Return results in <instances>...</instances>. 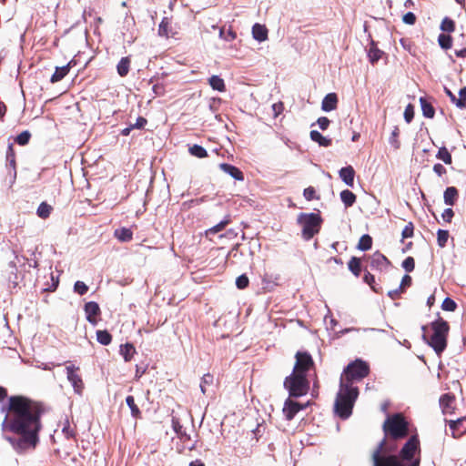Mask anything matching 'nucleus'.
I'll use <instances>...</instances> for the list:
<instances>
[{
    "mask_svg": "<svg viewBox=\"0 0 466 466\" xmlns=\"http://www.w3.org/2000/svg\"><path fill=\"white\" fill-rule=\"evenodd\" d=\"M114 236L121 242H128L133 238V232L127 228H120L115 230Z\"/></svg>",
    "mask_w": 466,
    "mask_h": 466,
    "instance_id": "obj_17",
    "label": "nucleus"
},
{
    "mask_svg": "<svg viewBox=\"0 0 466 466\" xmlns=\"http://www.w3.org/2000/svg\"><path fill=\"white\" fill-rule=\"evenodd\" d=\"M228 222H229L228 219L222 220L221 222H219L216 226H214V227L210 228L209 229H208L206 231V234L207 235L215 234V233H218V232L221 231L228 224Z\"/></svg>",
    "mask_w": 466,
    "mask_h": 466,
    "instance_id": "obj_44",
    "label": "nucleus"
},
{
    "mask_svg": "<svg viewBox=\"0 0 466 466\" xmlns=\"http://www.w3.org/2000/svg\"><path fill=\"white\" fill-rule=\"evenodd\" d=\"M455 55L458 57H466V48H462L455 52Z\"/></svg>",
    "mask_w": 466,
    "mask_h": 466,
    "instance_id": "obj_63",
    "label": "nucleus"
},
{
    "mask_svg": "<svg viewBox=\"0 0 466 466\" xmlns=\"http://www.w3.org/2000/svg\"><path fill=\"white\" fill-rule=\"evenodd\" d=\"M305 406L299 404V402L288 400L285 402L283 413L287 420H290L300 410H303Z\"/></svg>",
    "mask_w": 466,
    "mask_h": 466,
    "instance_id": "obj_10",
    "label": "nucleus"
},
{
    "mask_svg": "<svg viewBox=\"0 0 466 466\" xmlns=\"http://www.w3.org/2000/svg\"><path fill=\"white\" fill-rule=\"evenodd\" d=\"M465 420H462V419H458L456 420H450V430L451 431V435L453 438H459L460 436H461L463 434V432L465 431V429H461V427L462 426L463 422Z\"/></svg>",
    "mask_w": 466,
    "mask_h": 466,
    "instance_id": "obj_18",
    "label": "nucleus"
},
{
    "mask_svg": "<svg viewBox=\"0 0 466 466\" xmlns=\"http://www.w3.org/2000/svg\"><path fill=\"white\" fill-rule=\"evenodd\" d=\"M126 402H127V406L130 408L132 416L136 417V418L138 417L139 414H140V410H139L138 407L135 403L134 397L133 396H127L126 398Z\"/></svg>",
    "mask_w": 466,
    "mask_h": 466,
    "instance_id": "obj_40",
    "label": "nucleus"
},
{
    "mask_svg": "<svg viewBox=\"0 0 466 466\" xmlns=\"http://www.w3.org/2000/svg\"><path fill=\"white\" fill-rule=\"evenodd\" d=\"M382 51L380 50L374 44L371 42L370 46L368 50V57L371 64L376 63L381 57Z\"/></svg>",
    "mask_w": 466,
    "mask_h": 466,
    "instance_id": "obj_26",
    "label": "nucleus"
},
{
    "mask_svg": "<svg viewBox=\"0 0 466 466\" xmlns=\"http://www.w3.org/2000/svg\"><path fill=\"white\" fill-rule=\"evenodd\" d=\"M402 238H410L413 235V225L412 223H408L402 230Z\"/></svg>",
    "mask_w": 466,
    "mask_h": 466,
    "instance_id": "obj_54",
    "label": "nucleus"
},
{
    "mask_svg": "<svg viewBox=\"0 0 466 466\" xmlns=\"http://www.w3.org/2000/svg\"><path fill=\"white\" fill-rule=\"evenodd\" d=\"M321 222L320 216L316 213H301L298 217V223L302 227V236L306 240L319 231Z\"/></svg>",
    "mask_w": 466,
    "mask_h": 466,
    "instance_id": "obj_6",
    "label": "nucleus"
},
{
    "mask_svg": "<svg viewBox=\"0 0 466 466\" xmlns=\"http://www.w3.org/2000/svg\"><path fill=\"white\" fill-rule=\"evenodd\" d=\"M188 151L192 156L198 158H204L208 157L207 150L199 145H193L192 147H189Z\"/></svg>",
    "mask_w": 466,
    "mask_h": 466,
    "instance_id": "obj_32",
    "label": "nucleus"
},
{
    "mask_svg": "<svg viewBox=\"0 0 466 466\" xmlns=\"http://www.w3.org/2000/svg\"><path fill=\"white\" fill-rule=\"evenodd\" d=\"M208 84L214 90H217L219 92H224L226 89L224 80L220 76H216V75L209 77Z\"/></svg>",
    "mask_w": 466,
    "mask_h": 466,
    "instance_id": "obj_23",
    "label": "nucleus"
},
{
    "mask_svg": "<svg viewBox=\"0 0 466 466\" xmlns=\"http://www.w3.org/2000/svg\"><path fill=\"white\" fill-rule=\"evenodd\" d=\"M338 105V96L335 93H329L325 96L321 102V109L325 112L335 110Z\"/></svg>",
    "mask_w": 466,
    "mask_h": 466,
    "instance_id": "obj_12",
    "label": "nucleus"
},
{
    "mask_svg": "<svg viewBox=\"0 0 466 466\" xmlns=\"http://www.w3.org/2000/svg\"><path fill=\"white\" fill-rule=\"evenodd\" d=\"M96 339L100 344H102L104 346H107L112 341V336L110 335V333L107 330H97L96 331Z\"/></svg>",
    "mask_w": 466,
    "mask_h": 466,
    "instance_id": "obj_29",
    "label": "nucleus"
},
{
    "mask_svg": "<svg viewBox=\"0 0 466 466\" xmlns=\"http://www.w3.org/2000/svg\"><path fill=\"white\" fill-rule=\"evenodd\" d=\"M30 137L31 135L28 131H24L16 137L15 141L17 144L24 146L29 142Z\"/></svg>",
    "mask_w": 466,
    "mask_h": 466,
    "instance_id": "obj_46",
    "label": "nucleus"
},
{
    "mask_svg": "<svg viewBox=\"0 0 466 466\" xmlns=\"http://www.w3.org/2000/svg\"><path fill=\"white\" fill-rule=\"evenodd\" d=\"M433 171L439 176L441 177L446 173V168L440 163H437L433 166Z\"/></svg>",
    "mask_w": 466,
    "mask_h": 466,
    "instance_id": "obj_59",
    "label": "nucleus"
},
{
    "mask_svg": "<svg viewBox=\"0 0 466 466\" xmlns=\"http://www.w3.org/2000/svg\"><path fill=\"white\" fill-rule=\"evenodd\" d=\"M152 89L156 96H162L165 92V87L162 84L154 85Z\"/></svg>",
    "mask_w": 466,
    "mask_h": 466,
    "instance_id": "obj_60",
    "label": "nucleus"
},
{
    "mask_svg": "<svg viewBox=\"0 0 466 466\" xmlns=\"http://www.w3.org/2000/svg\"><path fill=\"white\" fill-rule=\"evenodd\" d=\"M71 62L68 63L66 66L56 67L55 73L51 76V82L56 83L60 80H62L69 72Z\"/></svg>",
    "mask_w": 466,
    "mask_h": 466,
    "instance_id": "obj_20",
    "label": "nucleus"
},
{
    "mask_svg": "<svg viewBox=\"0 0 466 466\" xmlns=\"http://www.w3.org/2000/svg\"><path fill=\"white\" fill-rule=\"evenodd\" d=\"M317 123L321 130H326L329 127V120L326 116H320L318 118Z\"/></svg>",
    "mask_w": 466,
    "mask_h": 466,
    "instance_id": "obj_55",
    "label": "nucleus"
},
{
    "mask_svg": "<svg viewBox=\"0 0 466 466\" xmlns=\"http://www.w3.org/2000/svg\"><path fill=\"white\" fill-rule=\"evenodd\" d=\"M400 129L398 127H394L390 137L389 138L390 144L394 147V149H399L400 147V142L399 140Z\"/></svg>",
    "mask_w": 466,
    "mask_h": 466,
    "instance_id": "obj_36",
    "label": "nucleus"
},
{
    "mask_svg": "<svg viewBox=\"0 0 466 466\" xmlns=\"http://www.w3.org/2000/svg\"><path fill=\"white\" fill-rule=\"evenodd\" d=\"M340 179L349 187L354 183L355 171L351 166L342 167L339 172Z\"/></svg>",
    "mask_w": 466,
    "mask_h": 466,
    "instance_id": "obj_13",
    "label": "nucleus"
},
{
    "mask_svg": "<svg viewBox=\"0 0 466 466\" xmlns=\"http://www.w3.org/2000/svg\"><path fill=\"white\" fill-rule=\"evenodd\" d=\"M340 199L344 205L349 208L351 207L356 201V196L351 191L345 189L340 192Z\"/></svg>",
    "mask_w": 466,
    "mask_h": 466,
    "instance_id": "obj_28",
    "label": "nucleus"
},
{
    "mask_svg": "<svg viewBox=\"0 0 466 466\" xmlns=\"http://www.w3.org/2000/svg\"><path fill=\"white\" fill-rule=\"evenodd\" d=\"M172 428L174 431L176 432L177 436L182 440L187 441L189 440L190 437L186 433V431L183 430L182 425L180 424L179 420L176 418H172Z\"/></svg>",
    "mask_w": 466,
    "mask_h": 466,
    "instance_id": "obj_22",
    "label": "nucleus"
},
{
    "mask_svg": "<svg viewBox=\"0 0 466 466\" xmlns=\"http://www.w3.org/2000/svg\"><path fill=\"white\" fill-rule=\"evenodd\" d=\"M402 267L406 271L411 272L415 267V262H414L413 258H411V257L406 258L402 262Z\"/></svg>",
    "mask_w": 466,
    "mask_h": 466,
    "instance_id": "obj_50",
    "label": "nucleus"
},
{
    "mask_svg": "<svg viewBox=\"0 0 466 466\" xmlns=\"http://www.w3.org/2000/svg\"><path fill=\"white\" fill-rule=\"evenodd\" d=\"M51 210H52L51 206H49L46 202H43L37 208L36 213H37L38 217H40L41 218H46L50 216Z\"/></svg>",
    "mask_w": 466,
    "mask_h": 466,
    "instance_id": "obj_37",
    "label": "nucleus"
},
{
    "mask_svg": "<svg viewBox=\"0 0 466 466\" xmlns=\"http://www.w3.org/2000/svg\"><path fill=\"white\" fill-rule=\"evenodd\" d=\"M386 441L382 440L372 451V466H420V458H414L420 449V441L416 436H412L404 444L400 452V457L390 454L385 450Z\"/></svg>",
    "mask_w": 466,
    "mask_h": 466,
    "instance_id": "obj_3",
    "label": "nucleus"
},
{
    "mask_svg": "<svg viewBox=\"0 0 466 466\" xmlns=\"http://www.w3.org/2000/svg\"><path fill=\"white\" fill-rule=\"evenodd\" d=\"M66 378L74 388V391L76 394H81L84 390V382L81 376L77 373L79 370L78 367L74 364L67 365L66 367Z\"/></svg>",
    "mask_w": 466,
    "mask_h": 466,
    "instance_id": "obj_8",
    "label": "nucleus"
},
{
    "mask_svg": "<svg viewBox=\"0 0 466 466\" xmlns=\"http://www.w3.org/2000/svg\"><path fill=\"white\" fill-rule=\"evenodd\" d=\"M420 103L423 116L428 118H432L434 116L435 110L431 104L424 97L420 98Z\"/></svg>",
    "mask_w": 466,
    "mask_h": 466,
    "instance_id": "obj_24",
    "label": "nucleus"
},
{
    "mask_svg": "<svg viewBox=\"0 0 466 466\" xmlns=\"http://www.w3.org/2000/svg\"><path fill=\"white\" fill-rule=\"evenodd\" d=\"M413 116H414L413 106L410 104H409L404 110V118L407 123H410L412 120Z\"/></svg>",
    "mask_w": 466,
    "mask_h": 466,
    "instance_id": "obj_51",
    "label": "nucleus"
},
{
    "mask_svg": "<svg viewBox=\"0 0 466 466\" xmlns=\"http://www.w3.org/2000/svg\"><path fill=\"white\" fill-rule=\"evenodd\" d=\"M248 278L245 274H243L237 278L236 286L238 289H243L248 286Z\"/></svg>",
    "mask_w": 466,
    "mask_h": 466,
    "instance_id": "obj_49",
    "label": "nucleus"
},
{
    "mask_svg": "<svg viewBox=\"0 0 466 466\" xmlns=\"http://www.w3.org/2000/svg\"><path fill=\"white\" fill-rule=\"evenodd\" d=\"M189 466H205V464L200 460H196L191 461Z\"/></svg>",
    "mask_w": 466,
    "mask_h": 466,
    "instance_id": "obj_64",
    "label": "nucleus"
},
{
    "mask_svg": "<svg viewBox=\"0 0 466 466\" xmlns=\"http://www.w3.org/2000/svg\"><path fill=\"white\" fill-rule=\"evenodd\" d=\"M219 168L224 171L225 173L231 176L233 178L238 181H242L244 179L243 173L236 167L227 164V163H221L219 165Z\"/></svg>",
    "mask_w": 466,
    "mask_h": 466,
    "instance_id": "obj_14",
    "label": "nucleus"
},
{
    "mask_svg": "<svg viewBox=\"0 0 466 466\" xmlns=\"http://www.w3.org/2000/svg\"><path fill=\"white\" fill-rule=\"evenodd\" d=\"M458 190L454 187L446 188L443 194L444 202L446 205L452 206L457 198Z\"/></svg>",
    "mask_w": 466,
    "mask_h": 466,
    "instance_id": "obj_21",
    "label": "nucleus"
},
{
    "mask_svg": "<svg viewBox=\"0 0 466 466\" xmlns=\"http://www.w3.org/2000/svg\"><path fill=\"white\" fill-rule=\"evenodd\" d=\"M441 29L443 32L452 33L455 30V23L449 17H445L441 24Z\"/></svg>",
    "mask_w": 466,
    "mask_h": 466,
    "instance_id": "obj_39",
    "label": "nucleus"
},
{
    "mask_svg": "<svg viewBox=\"0 0 466 466\" xmlns=\"http://www.w3.org/2000/svg\"><path fill=\"white\" fill-rule=\"evenodd\" d=\"M453 402L454 398L449 394H445L440 399V405L444 414H451L452 412Z\"/></svg>",
    "mask_w": 466,
    "mask_h": 466,
    "instance_id": "obj_16",
    "label": "nucleus"
},
{
    "mask_svg": "<svg viewBox=\"0 0 466 466\" xmlns=\"http://www.w3.org/2000/svg\"><path fill=\"white\" fill-rule=\"evenodd\" d=\"M456 307V303L450 298H446L441 305L442 309L447 311H454Z\"/></svg>",
    "mask_w": 466,
    "mask_h": 466,
    "instance_id": "obj_48",
    "label": "nucleus"
},
{
    "mask_svg": "<svg viewBox=\"0 0 466 466\" xmlns=\"http://www.w3.org/2000/svg\"><path fill=\"white\" fill-rule=\"evenodd\" d=\"M383 430L391 438L401 439L408 434V423L401 414H394L385 420Z\"/></svg>",
    "mask_w": 466,
    "mask_h": 466,
    "instance_id": "obj_7",
    "label": "nucleus"
},
{
    "mask_svg": "<svg viewBox=\"0 0 466 466\" xmlns=\"http://www.w3.org/2000/svg\"><path fill=\"white\" fill-rule=\"evenodd\" d=\"M438 43L441 48L447 50L451 47L452 38L450 35L441 34L438 36Z\"/></svg>",
    "mask_w": 466,
    "mask_h": 466,
    "instance_id": "obj_35",
    "label": "nucleus"
},
{
    "mask_svg": "<svg viewBox=\"0 0 466 466\" xmlns=\"http://www.w3.org/2000/svg\"><path fill=\"white\" fill-rule=\"evenodd\" d=\"M410 284H411V278H410V276L404 275L402 279H401L400 285V291H402L405 288L410 287Z\"/></svg>",
    "mask_w": 466,
    "mask_h": 466,
    "instance_id": "obj_57",
    "label": "nucleus"
},
{
    "mask_svg": "<svg viewBox=\"0 0 466 466\" xmlns=\"http://www.w3.org/2000/svg\"><path fill=\"white\" fill-rule=\"evenodd\" d=\"M388 263V259L387 258L380 254V253H375L372 255V257L370 258V265L372 267H380V266H383V265H386Z\"/></svg>",
    "mask_w": 466,
    "mask_h": 466,
    "instance_id": "obj_33",
    "label": "nucleus"
},
{
    "mask_svg": "<svg viewBox=\"0 0 466 466\" xmlns=\"http://www.w3.org/2000/svg\"><path fill=\"white\" fill-rule=\"evenodd\" d=\"M130 59L128 57H122L116 66L117 73L120 76H126L129 72Z\"/></svg>",
    "mask_w": 466,
    "mask_h": 466,
    "instance_id": "obj_27",
    "label": "nucleus"
},
{
    "mask_svg": "<svg viewBox=\"0 0 466 466\" xmlns=\"http://www.w3.org/2000/svg\"><path fill=\"white\" fill-rule=\"evenodd\" d=\"M459 96L460 98L456 100V106L460 108H464L466 106V86L460 90Z\"/></svg>",
    "mask_w": 466,
    "mask_h": 466,
    "instance_id": "obj_45",
    "label": "nucleus"
},
{
    "mask_svg": "<svg viewBox=\"0 0 466 466\" xmlns=\"http://www.w3.org/2000/svg\"><path fill=\"white\" fill-rule=\"evenodd\" d=\"M147 119L142 117V116H139L137 118V121L134 125H131L133 127V128H137V129H140V128H143L146 124H147Z\"/></svg>",
    "mask_w": 466,
    "mask_h": 466,
    "instance_id": "obj_58",
    "label": "nucleus"
},
{
    "mask_svg": "<svg viewBox=\"0 0 466 466\" xmlns=\"http://www.w3.org/2000/svg\"><path fill=\"white\" fill-rule=\"evenodd\" d=\"M310 138L321 147H329L331 144V139L323 137L319 131H310Z\"/></svg>",
    "mask_w": 466,
    "mask_h": 466,
    "instance_id": "obj_25",
    "label": "nucleus"
},
{
    "mask_svg": "<svg viewBox=\"0 0 466 466\" xmlns=\"http://www.w3.org/2000/svg\"><path fill=\"white\" fill-rule=\"evenodd\" d=\"M372 246V238L370 235H363L358 243V248L360 250H369Z\"/></svg>",
    "mask_w": 466,
    "mask_h": 466,
    "instance_id": "obj_30",
    "label": "nucleus"
},
{
    "mask_svg": "<svg viewBox=\"0 0 466 466\" xmlns=\"http://www.w3.org/2000/svg\"><path fill=\"white\" fill-rule=\"evenodd\" d=\"M218 35L221 39L228 42L233 41L237 37L236 33L233 32L231 29L225 33L223 28H219Z\"/></svg>",
    "mask_w": 466,
    "mask_h": 466,
    "instance_id": "obj_43",
    "label": "nucleus"
},
{
    "mask_svg": "<svg viewBox=\"0 0 466 466\" xmlns=\"http://www.w3.org/2000/svg\"><path fill=\"white\" fill-rule=\"evenodd\" d=\"M364 281L367 282L368 284H371V282L374 281V276L371 275L370 273H366L364 275Z\"/></svg>",
    "mask_w": 466,
    "mask_h": 466,
    "instance_id": "obj_62",
    "label": "nucleus"
},
{
    "mask_svg": "<svg viewBox=\"0 0 466 466\" xmlns=\"http://www.w3.org/2000/svg\"><path fill=\"white\" fill-rule=\"evenodd\" d=\"M252 35L257 41L263 42L268 39V29L263 25L255 24L252 27Z\"/></svg>",
    "mask_w": 466,
    "mask_h": 466,
    "instance_id": "obj_15",
    "label": "nucleus"
},
{
    "mask_svg": "<svg viewBox=\"0 0 466 466\" xmlns=\"http://www.w3.org/2000/svg\"><path fill=\"white\" fill-rule=\"evenodd\" d=\"M303 196L309 201L316 198V191H315L314 187H309L305 188L304 192H303Z\"/></svg>",
    "mask_w": 466,
    "mask_h": 466,
    "instance_id": "obj_52",
    "label": "nucleus"
},
{
    "mask_svg": "<svg viewBox=\"0 0 466 466\" xmlns=\"http://www.w3.org/2000/svg\"><path fill=\"white\" fill-rule=\"evenodd\" d=\"M439 159L442 160L445 164H451V155L445 147H442L439 149L438 154L436 156Z\"/></svg>",
    "mask_w": 466,
    "mask_h": 466,
    "instance_id": "obj_38",
    "label": "nucleus"
},
{
    "mask_svg": "<svg viewBox=\"0 0 466 466\" xmlns=\"http://www.w3.org/2000/svg\"><path fill=\"white\" fill-rule=\"evenodd\" d=\"M454 216V212L451 208H446L444 209V211L442 212L441 214V218H443L444 221L446 222H451V218H453Z\"/></svg>",
    "mask_w": 466,
    "mask_h": 466,
    "instance_id": "obj_56",
    "label": "nucleus"
},
{
    "mask_svg": "<svg viewBox=\"0 0 466 466\" xmlns=\"http://www.w3.org/2000/svg\"><path fill=\"white\" fill-rule=\"evenodd\" d=\"M120 354L124 358L125 361H130L136 353V349L133 344L126 343L120 346Z\"/></svg>",
    "mask_w": 466,
    "mask_h": 466,
    "instance_id": "obj_19",
    "label": "nucleus"
},
{
    "mask_svg": "<svg viewBox=\"0 0 466 466\" xmlns=\"http://www.w3.org/2000/svg\"><path fill=\"white\" fill-rule=\"evenodd\" d=\"M369 374V366L361 360L350 363L340 377L339 390L335 400V410L342 419H347L352 412L359 391L352 386L353 380H360Z\"/></svg>",
    "mask_w": 466,
    "mask_h": 466,
    "instance_id": "obj_2",
    "label": "nucleus"
},
{
    "mask_svg": "<svg viewBox=\"0 0 466 466\" xmlns=\"http://www.w3.org/2000/svg\"><path fill=\"white\" fill-rule=\"evenodd\" d=\"M21 278L18 276L17 268L15 264H9L8 274L5 278V283L7 288L12 290L18 287Z\"/></svg>",
    "mask_w": 466,
    "mask_h": 466,
    "instance_id": "obj_9",
    "label": "nucleus"
},
{
    "mask_svg": "<svg viewBox=\"0 0 466 466\" xmlns=\"http://www.w3.org/2000/svg\"><path fill=\"white\" fill-rule=\"evenodd\" d=\"M272 109L274 111V114L275 116H277L278 115H279L281 113V111L283 110V105L282 103H276V104H273L272 106Z\"/></svg>",
    "mask_w": 466,
    "mask_h": 466,
    "instance_id": "obj_61",
    "label": "nucleus"
},
{
    "mask_svg": "<svg viewBox=\"0 0 466 466\" xmlns=\"http://www.w3.org/2000/svg\"><path fill=\"white\" fill-rule=\"evenodd\" d=\"M296 362L292 374L288 376L284 381V387L292 397L306 395L309 389V381L307 373L313 368L314 362L311 356L307 352H297Z\"/></svg>",
    "mask_w": 466,
    "mask_h": 466,
    "instance_id": "obj_4",
    "label": "nucleus"
},
{
    "mask_svg": "<svg viewBox=\"0 0 466 466\" xmlns=\"http://www.w3.org/2000/svg\"><path fill=\"white\" fill-rule=\"evenodd\" d=\"M431 328L432 335L429 339L428 343L438 355H441L447 347V337L450 330L449 324L440 318L431 322Z\"/></svg>",
    "mask_w": 466,
    "mask_h": 466,
    "instance_id": "obj_5",
    "label": "nucleus"
},
{
    "mask_svg": "<svg viewBox=\"0 0 466 466\" xmlns=\"http://www.w3.org/2000/svg\"><path fill=\"white\" fill-rule=\"evenodd\" d=\"M85 312L86 314V319L93 325L96 324V316L100 313L99 306L96 302L90 301L85 305Z\"/></svg>",
    "mask_w": 466,
    "mask_h": 466,
    "instance_id": "obj_11",
    "label": "nucleus"
},
{
    "mask_svg": "<svg viewBox=\"0 0 466 466\" xmlns=\"http://www.w3.org/2000/svg\"><path fill=\"white\" fill-rule=\"evenodd\" d=\"M40 410L29 400L22 396H12L8 400L3 421L4 431L17 437H8V441L19 452L34 449L38 441Z\"/></svg>",
    "mask_w": 466,
    "mask_h": 466,
    "instance_id": "obj_1",
    "label": "nucleus"
},
{
    "mask_svg": "<svg viewBox=\"0 0 466 466\" xmlns=\"http://www.w3.org/2000/svg\"><path fill=\"white\" fill-rule=\"evenodd\" d=\"M74 290L79 295H84L87 292L88 287L83 281H76L74 285Z\"/></svg>",
    "mask_w": 466,
    "mask_h": 466,
    "instance_id": "obj_47",
    "label": "nucleus"
},
{
    "mask_svg": "<svg viewBox=\"0 0 466 466\" xmlns=\"http://www.w3.org/2000/svg\"><path fill=\"white\" fill-rule=\"evenodd\" d=\"M402 21L407 25H414L416 22V16L413 13L408 12L402 17Z\"/></svg>",
    "mask_w": 466,
    "mask_h": 466,
    "instance_id": "obj_53",
    "label": "nucleus"
},
{
    "mask_svg": "<svg viewBox=\"0 0 466 466\" xmlns=\"http://www.w3.org/2000/svg\"><path fill=\"white\" fill-rule=\"evenodd\" d=\"M448 238H449V231L448 230H443V229H439L438 230V232H437V242H438V245L441 248H443V247L446 246Z\"/></svg>",
    "mask_w": 466,
    "mask_h": 466,
    "instance_id": "obj_41",
    "label": "nucleus"
},
{
    "mask_svg": "<svg viewBox=\"0 0 466 466\" xmlns=\"http://www.w3.org/2000/svg\"><path fill=\"white\" fill-rule=\"evenodd\" d=\"M214 382V377L213 375L207 373L205 374L200 382V390L203 394H207L208 392V386L212 385Z\"/></svg>",
    "mask_w": 466,
    "mask_h": 466,
    "instance_id": "obj_34",
    "label": "nucleus"
},
{
    "mask_svg": "<svg viewBox=\"0 0 466 466\" xmlns=\"http://www.w3.org/2000/svg\"><path fill=\"white\" fill-rule=\"evenodd\" d=\"M169 20L167 17H164L158 27V34L162 36H168L169 35Z\"/></svg>",
    "mask_w": 466,
    "mask_h": 466,
    "instance_id": "obj_42",
    "label": "nucleus"
},
{
    "mask_svg": "<svg viewBox=\"0 0 466 466\" xmlns=\"http://www.w3.org/2000/svg\"><path fill=\"white\" fill-rule=\"evenodd\" d=\"M349 269L356 276V277H359L360 274V259L356 258V257H352L350 258V260L349 261Z\"/></svg>",
    "mask_w": 466,
    "mask_h": 466,
    "instance_id": "obj_31",
    "label": "nucleus"
}]
</instances>
